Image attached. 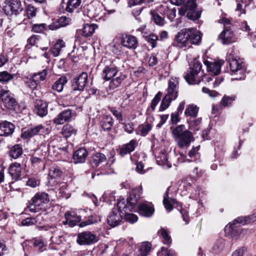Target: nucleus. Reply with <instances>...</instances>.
Wrapping results in <instances>:
<instances>
[{"instance_id": "e2e57ef3", "label": "nucleus", "mask_w": 256, "mask_h": 256, "mask_svg": "<svg viewBox=\"0 0 256 256\" xmlns=\"http://www.w3.org/2000/svg\"><path fill=\"white\" fill-rule=\"evenodd\" d=\"M176 9L174 8L172 9L167 8L166 11V14L167 15L168 18L172 22L176 16Z\"/></svg>"}, {"instance_id": "4468645a", "label": "nucleus", "mask_w": 256, "mask_h": 256, "mask_svg": "<svg viewBox=\"0 0 256 256\" xmlns=\"http://www.w3.org/2000/svg\"><path fill=\"white\" fill-rule=\"evenodd\" d=\"M224 230L226 234L231 236L232 238L234 240L238 239L240 236L242 232L246 231L231 222H230L228 225L225 227Z\"/></svg>"}, {"instance_id": "c85d7f7f", "label": "nucleus", "mask_w": 256, "mask_h": 256, "mask_svg": "<svg viewBox=\"0 0 256 256\" xmlns=\"http://www.w3.org/2000/svg\"><path fill=\"white\" fill-rule=\"evenodd\" d=\"M114 124V120L109 115L104 116L101 122L100 126L102 128L106 131H108L112 129Z\"/></svg>"}, {"instance_id": "5fc2aeb1", "label": "nucleus", "mask_w": 256, "mask_h": 256, "mask_svg": "<svg viewBox=\"0 0 256 256\" xmlns=\"http://www.w3.org/2000/svg\"><path fill=\"white\" fill-rule=\"evenodd\" d=\"M98 221H100V218H94L92 216H88V220L80 222L79 224V226L80 227H84L86 226L96 223Z\"/></svg>"}, {"instance_id": "b1692460", "label": "nucleus", "mask_w": 256, "mask_h": 256, "mask_svg": "<svg viewBox=\"0 0 256 256\" xmlns=\"http://www.w3.org/2000/svg\"><path fill=\"white\" fill-rule=\"evenodd\" d=\"M88 156V152L84 148L77 150L73 154V159L74 163H83L85 162Z\"/></svg>"}, {"instance_id": "a18cd8bd", "label": "nucleus", "mask_w": 256, "mask_h": 256, "mask_svg": "<svg viewBox=\"0 0 256 256\" xmlns=\"http://www.w3.org/2000/svg\"><path fill=\"white\" fill-rule=\"evenodd\" d=\"M158 232L162 236V242L164 244H169L172 242L171 238L166 229L162 228Z\"/></svg>"}, {"instance_id": "09e8293b", "label": "nucleus", "mask_w": 256, "mask_h": 256, "mask_svg": "<svg viewBox=\"0 0 256 256\" xmlns=\"http://www.w3.org/2000/svg\"><path fill=\"white\" fill-rule=\"evenodd\" d=\"M47 74L48 70L46 68H45L41 72L33 74L32 76H35V80H37L38 82V84H40L41 82L44 81L46 80Z\"/></svg>"}, {"instance_id": "2f4dec72", "label": "nucleus", "mask_w": 256, "mask_h": 256, "mask_svg": "<svg viewBox=\"0 0 256 256\" xmlns=\"http://www.w3.org/2000/svg\"><path fill=\"white\" fill-rule=\"evenodd\" d=\"M42 218V214H38L35 218H27L22 221V224L24 226H30L34 225L36 223L40 224Z\"/></svg>"}, {"instance_id": "338daca9", "label": "nucleus", "mask_w": 256, "mask_h": 256, "mask_svg": "<svg viewBox=\"0 0 256 256\" xmlns=\"http://www.w3.org/2000/svg\"><path fill=\"white\" fill-rule=\"evenodd\" d=\"M122 46L120 44H114L112 46V51L116 54L120 55L122 53Z\"/></svg>"}, {"instance_id": "4be33fe9", "label": "nucleus", "mask_w": 256, "mask_h": 256, "mask_svg": "<svg viewBox=\"0 0 256 256\" xmlns=\"http://www.w3.org/2000/svg\"><path fill=\"white\" fill-rule=\"evenodd\" d=\"M9 174L12 180H18L20 179L22 176V168L20 163L14 162L9 167Z\"/></svg>"}, {"instance_id": "de8ad7c7", "label": "nucleus", "mask_w": 256, "mask_h": 256, "mask_svg": "<svg viewBox=\"0 0 256 256\" xmlns=\"http://www.w3.org/2000/svg\"><path fill=\"white\" fill-rule=\"evenodd\" d=\"M152 18L154 22L158 25L162 26L164 24V20L154 10L151 11Z\"/></svg>"}, {"instance_id": "6e6552de", "label": "nucleus", "mask_w": 256, "mask_h": 256, "mask_svg": "<svg viewBox=\"0 0 256 256\" xmlns=\"http://www.w3.org/2000/svg\"><path fill=\"white\" fill-rule=\"evenodd\" d=\"M4 10L7 15L14 14L16 16L22 12L23 8L20 0H6Z\"/></svg>"}, {"instance_id": "774afa93", "label": "nucleus", "mask_w": 256, "mask_h": 256, "mask_svg": "<svg viewBox=\"0 0 256 256\" xmlns=\"http://www.w3.org/2000/svg\"><path fill=\"white\" fill-rule=\"evenodd\" d=\"M247 248L245 246H242L235 250L232 254V256H244V253L246 252Z\"/></svg>"}, {"instance_id": "f3484780", "label": "nucleus", "mask_w": 256, "mask_h": 256, "mask_svg": "<svg viewBox=\"0 0 256 256\" xmlns=\"http://www.w3.org/2000/svg\"><path fill=\"white\" fill-rule=\"evenodd\" d=\"M72 116V111L68 109L60 113L54 120L53 122L56 125L62 124L70 120Z\"/></svg>"}, {"instance_id": "f8f14e48", "label": "nucleus", "mask_w": 256, "mask_h": 256, "mask_svg": "<svg viewBox=\"0 0 256 256\" xmlns=\"http://www.w3.org/2000/svg\"><path fill=\"white\" fill-rule=\"evenodd\" d=\"M120 44L122 46L130 50L136 49L138 45L137 38L130 34L122 35L120 38Z\"/></svg>"}, {"instance_id": "39448f33", "label": "nucleus", "mask_w": 256, "mask_h": 256, "mask_svg": "<svg viewBox=\"0 0 256 256\" xmlns=\"http://www.w3.org/2000/svg\"><path fill=\"white\" fill-rule=\"evenodd\" d=\"M202 65L198 60H194L193 66L190 71L184 76V78L190 84H199L203 80L202 76H199Z\"/></svg>"}, {"instance_id": "864d4df0", "label": "nucleus", "mask_w": 256, "mask_h": 256, "mask_svg": "<svg viewBox=\"0 0 256 256\" xmlns=\"http://www.w3.org/2000/svg\"><path fill=\"white\" fill-rule=\"evenodd\" d=\"M152 129L150 124L146 123L141 124L138 127V132H140V134L143 136H146Z\"/></svg>"}, {"instance_id": "37998d69", "label": "nucleus", "mask_w": 256, "mask_h": 256, "mask_svg": "<svg viewBox=\"0 0 256 256\" xmlns=\"http://www.w3.org/2000/svg\"><path fill=\"white\" fill-rule=\"evenodd\" d=\"M236 98V96L235 95L230 96L224 95L220 101V105L224 107L230 106L232 102L235 100Z\"/></svg>"}, {"instance_id": "9d476101", "label": "nucleus", "mask_w": 256, "mask_h": 256, "mask_svg": "<svg viewBox=\"0 0 256 256\" xmlns=\"http://www.w3.org/2000/svg\"><path fill=\"white\" fill-rule=\"evenodd\" d=\"M48 128H46L42 124H39L23 130L21 134V138L23 139H28L38 134H42L45 133L48 134Z\"/></svg>"}, {"instance_id": "603ef678", "label": "nucleus", "mask_w": 256, "mask_h": 256, "mask_svg": "<svg viewBox=\"0 0 256 256\" xmlns=\"http://www.w3.org/2000/svg\"><path fill=\"white\" fill-rule=\"evenodd\" d=\"M202 118H199L196 119L192 120L190 122V127L194 130H198L200 129Z\"/></svg>"}, {"instance_id": "a878e982", "label": "nucleus", "mask_w": 256, "mask_h": 256, "mask_svg": "<svg viewBox=\"0 0 256 256\" xmlns=\"http://www.w3.org/2000/svg\"><path fill=\"white\" fill-rule=\"evenodd\" d=\"M208 70L212 72L214 75L218 74L220 72L221 64L219 62H210L208 60L204 61Z\"/></svg>"}, {"instance_id": "393cba45", "label": "nucleus", "mask_w": 256, "mask_h": 256, "mask_svg": "<svg viewBox=\"0 0 256 256\" xmlns=\"http://www.w3.org/2000/svg\"><path fill=\"white\" fill-rule=\"evenodd\" d=\"M106 160V156L102 153L96 152L90 158V163L93 168H96L99 164Z\"/></svg>"}, {"instance_id": "412c9836", "label": "nucleus", "mask_w": 256, "mask_h": 256, "mask_svg": "<svg viewBox=\"0 0 256 256\" xmlns=\"http://www.w3.org/2000/svg\"><path fill=\"white\" fill-rule=\"evenodd\" d=\"M139 214L144 216L150 217L154 212V209L153 205L150 202L141 204L138 206Z\"/></svg>"}, {"instance_id": "13d9d810", "label": "nucleus", "mask_w": 256, "mask_h": 256, "mask_svg": "<svg viewBox=\"0 0 256 256\" xmlns=\"http://www.w3.org/2000/svg\"><path fill=\"white\" fill-rule=\"evenodd\" d=\"M162 94L161 92H158L154 96V98L152 100L150 104V108L152 110H155L156 106L160 102Z\"/></svg>"}, {"instance_id": "cd10ccee", "label": "nucleus", "mask_w": 256, "mask_h": 256, "mask_svg": "<svg viewBox=\"0 0 256 256\" xmlns=\"http://www.w3.org/2000/svg\"><path fill=\"white\" fill-rule=\"evenodd\" d=\"M22 153V147L20 144H16L13 146L8 151L9 156L14 159H16L20 157Z\"/></svg>"}, {"instance_id": "49530a36", "label": "nucleus", "mask_w": 256, "mask_h": 256, "mask_svg": "<svg viewBox=\"0 0 256 256\" xmlns=\"http://www.w3.org/2000/svg\"><path fill=\"white\" fill-rule=\"evenodd\" d=\"M62 134L66 138L70 136L73 134L76 133L74 128L70 124L64 125L62 128Z\"/></svg>"}, {"instance_id": "aec40b11", "label": "nucleus", "mask_w": 256, "mask_h": 256, "mask_svg": "<svg viewBox=\"0 0 256 256\" xmlns=\"http://www.w3.org/2000/svg\"><path fill=\"white\" fill-rule=\"evenodd\" d=\"M2 104L7 109L9 110H14L16 105V100L11 96L10 91L8 90L2 96V98L1 99Z\"/></svg>"}, {"instance_id": "dca6fc26", "label": "nucleus", "mask_w": 256, "mask_h": 256, "mask_svg": "<svg viewBox=\"0 0 256 256\" xmlns=\"http://www.w3.org/2000/svg\"><path fill=\"white\" fill-rule=\"evenodd\" d=\"M34 112L40 117L48 114V104L42 100H36L34 102Z\"/></svg>"}, {"instance_id": "052dcab7", "label": "nucleus", "mask_w": 256, "mask_h": 256, "mask_svg": "<svg viewBox=\"0 0 256 256\" xmlns=\"http://www.w3.org/2000/svg\"><path fill=\"white\" fill-rule=\"evenodd\" d=\"M151 246V244L148 242L142 243L140 248L142 252V255L140 256H146L147 254L150 250Z\"/></svg>"}, {"instance_id": "2eb2a0df", "label": "nucleus", "mask_w": 256, "mask_h": 256, "mask_svg": "<svg viewBox=\"0 0 256 256\" xmlns=\"http://www.w3.org/2000/svg\"><path fill=\"white\" fill-rule=\"evenodd\" d=\"M218 40L223 44H228L234 41V34L228 28V27L224 28V30L219 34Z\"/></svg>"}, {"instance_id": "bf43d9fd", "label": "nucleus", "mask_w": 256, "mask_h": 256, "mask_svg": "<svg viewBox=\"0 0 256 256\" xmlns=\"http://www.w3.org/2000/svg\"><path fill=\"white\" fill-rule=\"evenodd\" d=\"M175 252L172 250L168 251V248L162 246L161 251L158 252V256H174Z\"/></svg>"}, {"instance_id": "0e129e2a", "label": "nucleus", "mask_w": 256, "mask_h": 256, "mask_svg": "<svg viewBox=\"0 0 256 256\" xmlns=\"http://www.w3.org/2000/svg\"><path fill=\"white\" fill-rule=\"evenodd\" d=\"M185 8L187 10H194L196 8L197 5L196 0H188L186 4L184 5Z\"/></svg>"}, {"instance_id": "e433bc0d", "label": "nucleus", "mask_w": 256, "mask_h": 256, "mask_svg": "<svg viewBox=\"0 0 256 256\" xmlns=\"http://www.w3.org/2000/svg\"><path fill=\"white\" fill-rule=\"evenodd\" d=\"M96 28H97V26L95 24H86L83 28L82 36L84 37L91 36L94 32Z\"/></svg>"}, {"instance_id": "ea45409f", "label": "nucleus", "mask_w": 256, "mask_h": 256, "mask_svg": "<svg viewBox=\"0 0 256 256\" xmlns=\"http://www.w3.org/2000/svg\"><path fill=\"white\" fill-rule=\"evenodd\" d=\"M81 4V0H68L66 8L68 12H72L78 8Z\"/></svg>"}, {"instance_id": "bb28decb", "label": "nucleus", "mask_w": 256, "mask_h": 256, "mask_svg": "<svg viewBox=\"0 0 256 256\" xmlns=\"http://www.w3.org/2000/svg\"><path fill=\"white\" fill-rule=\"evenodd\" d=\"M118 72V70L114 66H106L103 70V78L106 80H108L116 76Z\"/></svg>"}, {"instance_id": "20e7f679", "label": "nucleus", "mask_w": 256, "mask_h": 256, "mask_svg": "<svg viewBox=\"0 0 256 256\" xmlns=\"http://www.w3.org/2000/svg\"><path fill=\"white\" fill-rule=\"evenodd\" d=\"M49 202L48 195L44 192L36 193L28 202L29 205L27 210L32 212H38L42 210L44 212L46 210V205Z\"/></svg>"}, {"instance_id": "79ce46f5", "label": "nucleus", "mask_w": 256, "mask_h": 256, "mask_svg": "<svg viewBox=\"0 0 256 256\" xmlns=\"http://www.w3.org/2000/svg\"><path fill=\"white\" fill-rule=\"evenodd\" d=\"M122 210L124 214V218L126 221L131 224H133L138 220V216L134 214L128 213V210L126 209L122 208Z\"/></svg>"}, {"instance_id": "a211bd4d", "label": "nucleus", "mask_w": 256, "mask_h": 256, "mask_svg": "<svg viewBox=\"0 0 256 256\" xmlns=\"http://www.w3.org/2000/svg\"><path fill=\"white\" fill-rule=\"evenodd\" d=\"M15 126L12 122L4 121L0 122V136H7L11 135L14 130Z\"/></svg>"}, {"instance_id": "c9c22d12", "label": "nucleus", "mask_w": 256, "mask_h": 256, "mask_svg": "<svg viewBox=\"0 0 256 256\" xmlns=\"http://www.w3.org/2000/svg\"><path fill=\"white\" fill-rule=\"evenodd\" d=\"M126 76L124 74H120L118 76L113 78L110 82L109 87L110 89L114 90L122 84V82L126 79Z\"/></svg>"}, {"instance_id": "f704fd0d", "label": "nucleus", "mask_w": 256, "mask_h": 256, "mask_svg": "<svg viewBox=\"0 0 256 256\" xmlns=\"http://www.w3.org/2000/svg\"><path fill=\"white\" fill-rule=\"evenodd\" d=\"M64 174L63 170L58 166H54L50 168L48 176L52 180L60 178Z\"/></svg>"}, {"instance_id": "423d86ee", "label": "nucleus", "mask_w": 256, "mask_h": 256, "mask_svg": "<svg viewBox=\"0 0 256 256\" xmlns=\"http://www.w3.org/2000/svg\"><path fill=\"white\" fill-rule=\"evenodd\" d=\"M124 203L118 202L117 208H114L110 212L107 218L108 224L112 227H115L119 225L122 221V214L124 212L122 210Z\"/></svg>"}, {"instance_id": "4d7b16f0", "label": "nucleus", "mask_w": 256, "mask_h": 256, "mask_svg": "<svg viewBox=\"0 0 256 256\" xmlns=\"http://www.w3.org/2000/svg\"><path fill=\"white\" fill-rule=\"evenodd\" d=\"M46 30V24H34L32 28V30L36 33H41Z\"/></svg>"}, {"instance_id": "9b49d317", "label": "nucleus", "mask_w": 256, "mask_h": 256, "mask_svg": "<svg viewBox=\"0 0 256 256\" xmlns=\"http://www.w3.org/2000/svg\"><path fill=\"white\" fill-rule=\"evenodd\" d=\"M88 76L86 72H82L72 81V86L74 90H83L88 84Z\"/></svg>"}, {"instance_id": "5701e85b", "label": "nucleus", "mask_w": 256, "mask_h": 256, "mask_svg": "<svg viewBox=\"0 0 256 256\" xmlns=\"http://www.w3.org/2000/svg\"><path fill=\"white\" fill-rule=\"evenodd\" d=\"M66 220L63 221L64 224H68L70 226L76 225L77 222H80L82 220L81 216H75L74 213L70 212H66L64 214Z\"/></svg>"}, {"instance_id": "ddd939ff", "label": "nucleus", "mask_w": 256, "mask_h": 256, "mask_svg": "<svg viewBox=\"0 0 256 256\" xmlns=\"http://www.w3.org/2000/svg\"><path fill=\"white\" fill-rule=\"evenodd\" d=\"M166 92H167L165 96L172 100H174L178 98V82L176 78H170Z\"/></svg>"}, {"instance_id": "680f3d73", "label": "nucleus", "mask_w": 256, "mask_h": 256, "mask_svg": "<svg viewBox=\"0 0 256 256\" xmlns=\"http://www.w3.org/2000/svg\"><path fill=\"white\" fill-rule=\"evenodd\" d=\"M146 40L152 44V48H154L156 46V42L158 40V37L156 34H151L146 36Z\"/></svg>"}, {"instance_id": "473e14b6", "label": "nucleus", "mask_w": 256, "mask_h": 256, "mask_svg": "<svg viewBox=\"0 0 256 256\" xmlns=\"http://www.w3.org/2000/svg\"><path fill=\"white\" fill-rule=\"evenodd\" d=\"M168 190L169 188L167 189L166 192L164 195V200H163V204L165 208L168 211H171L173 206H172V204L176 203V200L174 198H170L168 196Z\"/></svg>"}, {"instance_id": "7c9ffc66", "label": "nucleus", "mask_w": 256, "mask_h": 256, "mask_svg": "<svg viewBox=\"0 0 256 256\" xmlns=\"http://www.w3.org/2000/svg\"><path fill=\"white\" fill-rule=\"evenodd\" d=\"M66 76H62L52 84V88L55 91L60 92L62 91L64 86L67 83Z\"/></svg>"}, {"instance_id": "1a4fd4ad", "label": "nucleus", "mask_w": 256, "mask_h": 256, "mask_svg": "<svg viewBox=\"0 0 256 256\" xmlns=\"http://www.w3.org/2000/svg\"><path fill=\"white\" fill-rule=\"evenodd\" d=\"M96 236L90 231L80 232L78 234L76 242L80 246H89L96 242Z\"/></svg>"}, {"instance_id": "f03ea898", "label": "nucleus", "mask_w": 256, "mask_h": 256, "mask_svg": "<svg viewBox=\"0 0 256 256\" xmlns=\"http://www.w3.org/2000/svg\"><path fill=\"white\" fill-rule=\"evenodd\" d=\"M226 59L230 64L231 74L240 75L234 78L233 80H244V75L246 68L243 60L236 55L233 49L228 52Z\"/></svg>"}, {"instance_id": "6ab92c4d", "label": "nucleus", "mask_w": 256, "mask_h": 256, "mask_svg": "<svg viewBox=\"0 0 256 256\" xmlns=\"http://www.w3.org/2000/svg\"><path fill=\"white\" fill-rule=\"evenodd\" d=\"M98 4L92 2L84 6L82 8L84 14L90 18L96 17L99 15L100 10L96 8Z\"/></svg>"}, {"instance_id": "6e6d98bb", "label": "nucleus", "mask_w": 256, "mask_h": 256, "mask_svg": "<svg viewBox=\"0 0 256 256\" xmlns=\"http://www.w3.org/2000/svg\"><path fill=\"white\" fill-rule=\"evenodd\" d=\"M201 12L200 11L194 10H188L186 17L188 19L192 20H195L198 19L200 16Z\"/></svg>"}, {"instance_id": "8fccbe9b", "label": "nucleus", "mask_w": 256, "mask_h": 256, "mask_svg": "<svg viewBox=\"0 0 256 256\" xmlns=\"http://www.w3.org/2000/svg\"><path fill=\"white\" fill-rule=\"evenodd\" d=\"M173 100L164 96V98L162 99L160 103V106L159 108L160 112H163L166 110L170 104V103Z\"/></svg>"}, {"instance_id": "f257e3e1", "label": "nucleus", "mask_w": 256, "mask_h": 256, "mask_svg": "<svg viewBox=\"0 0 256 256\" xmlns=\"http://www.w3.org/2000/svg\"><path fill=\"white\" fill-rule=\"evenodd\" d=\"M202 34L194 28H184L175 36L174 45L180 48H190L192 44H199Z\"/></svg>"}, {"instance_id": "69168bd1", "label": "nucleus", "mask_w": 256, "mask_h": 256, "mask_svg": "<svg viewBox=\"0 0 256 256\" xmlns=\"http://www.w3.org/2000/svg\"><path fill=\"white\" fill-rule=\"evenodd\" d=\"M137 144V142L135 140H131L128 144H126L123 146L126 149L128 150V152H132L134 150Z\"/></svg>"}, {"instance_id": "0eeeda50", "label": "nucleus", "mask_w": 256, "mask_h": 256, "mask_svg": "<svg viewBox=\"0 0 256 256\" xmlns=\"http://www.w3.org/2000/svg\"><path fill=\"white\" fill-rule=\"evenodd\" d=\"M142 192V186H138L134 189L130 196L127 198L126 204H124L122 205V208L128 210L129 212L132 211L137 204ZM122 203H124V202H122Z\"/></svg>"}, {"instance_id": "72a5a7b5", "label": "nucleus", "mask_w": 256, "mask_h": 256, "mask_svg": "<svg viewBox=\"0 0 256 256\" xmlns=\"http://www.w3.org/2000/svg\"><path fill=\"white\" fill-rule=\"evenodd\" d=\"M65 46L64 42L62 40H58L51 48L50 53L52 54L54 56H57L59 55L62 48L65 47Z\"/></svg>"}, {"instance_id": "c03bdc74", "label": "nucleus", "mask_w": 256, "mask_h": 256, "mask_svg": "<svg viewBox=\"0 0 256 256\" xmlns=\"http://www.w3.org/2000/svg\"><path fill=\"white\" fill-rule=\"evenodd\" d=\"M34 76L32 75L30 78H26L24 80V83L30 88L32 90H34L36 88L38 85L39 84L38 82V80H35Z\"/></svg>"}, {"instance_id": "3c124183", "label": "nucleus", "mask_w": 256, "mask_h": 256, "mask_svg": "<svg viewBox=\"0 0 256 256\" xmlns=\"http://www.w3.org/2000/svg\"><path fill=\"white\" fill-rule=\"evenodd\" d=\"M173 100L164 96V98L162 99L160 103V106L159 108L160 112H163L166 110L170 104V103Z\"/></svg>"}, {"instance_id": "c756f323", "label": "nucleus", "mask_w": 256, "mask_h": 256, "mask_svg": "<svg viewBox=\"0 0 256 256\" xmlns=\"http://www.w3.org/2000/svg\"><path fill=\"white\" fill-rule=\"evenodd\" d=\"M69 23V19L65 16H62L54 23L48 25V28L51 30H56L61 27L68 25Z\"/></svg>"}, {"instance_id": "58836bf2", "label": "nucleus", "mask_w": 256, "mask_h": 256, "mask_svg": "<svg viewBox=\"0 0 256 256\" xmlns=\"http://www.w3.org/2000/svg\"><path fill=\"white\" fill-rule=\"evenodd\" d=\"M14 74H11L7 71L0 72V82L4 84L14 79Z\"/></svg>"}, {"instance_id": "7ed1b4c3", "label": "nucleus", "mask_w": 256, "mask_h": 256, "mask_svg": "<svg viewBox=\"0 0 256 256\" xmlns=\"http://www.w3.org/2000/svg\"><path fill=\"white\" fill-rule=\"evenodd\" d=\"M172 134L178 146L180 148L188 146L194 140L192 133L186 130L185 126L182 124L174 128L172 130Z\"/></svg>"}, {"instance_id": "a19ab883", "label": "nucleus", "mask_w": 256, "mask_h": 256, "mask_svg": "<svg viewBox=\"0 0 256 256\" xmlns=\"http://www.w3.org/2000/svg\"><path fill=\"white\" fill-rule=\"evenodd\" d=\"M225 240L222 238H218L215 242L212 248L213 252L214 253H218L221 252L225 246Z\"/></svg>"}, {"instance_id": "4c0bfd02", "label": "nucleus", "mask_w": 256, "mask_h": 256, "mask_svg": "<svg viewBox=\"0 0 256 256\" xmlns=\"http://www.w3.org/2000/svg\"><path fill=\"white\" fill-rule=\"evenodd\" d=\"M198 108L194 104L188 105L184 112V114L186 116H190L192 118H196L198 114Z\"/></svg>"}]
</instances>
